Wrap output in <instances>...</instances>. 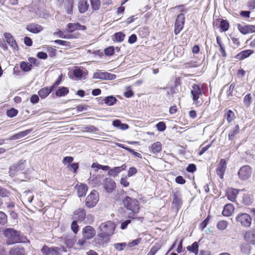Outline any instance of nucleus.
<instances>
[{
	"label": "nucleus",
	"instance_id": "obj_35",
	"mask_svg": "<svg viewBox=\"0 0 255 255\" xmlns=\"http://www.w3.org/2000/svg\"><path fill=\"white\" fill-rule=\"evenodd\" d=\"M199 246L197 242H194L191 246H189L187 247V249L188 251L194 253L196 255H197L198 253Z\"/></svg>",
	"mask_w": 255,
	"mask_h": 255
},
{
	"label": "nucleus",
	"instance_id": "obj_28",
	"mask_svg": "<svg viewBox=\"0 0 255 255\" xmlns=\"http://www.w3.org/2000/svg\"><path fill=\"white\" fill-rule=\"evenodd\" d=\"M31 131H32V129H27L24 131L19 132V133H17L16 134L11 135L9 137V139L11 140H16V139H19L21 137L25 136L28 134L30 133Z\"/></svg>",
	"mask_w": 255,
	"mask_h": 255
},
{
	"label": "nucleus",
	"instance_id": "obj_62",
	"mask_svg": "<svg viewBox=\"0 0 255 255\" xmlns=\"http://www.w3.org/2000/svg\"><path fill=\"white\" fill-rule=\"evenodd\" d=\"M175 181L177 183L184 184L185 183V180L181 176H178L176 177Z\"/></svg>",
	"mask_w": 255,
	"mask_h": 255
},
{
	"label": "nucleus",
	"instance_id": "obj_24",
	"mask_svg": "<svg viewBox=\"0 0 255 255\" xmlns=\"http://www.w3.org/2000/svg\"><path fill=\"white\" fill-rule=\"evenodd\" d=\"M53 87H44L40 89L38 92V95L41 99H45L53 91Z\"/></svg>",
	"mask_w": 255,
	"mask_h": 255
},
{
	"label": "nucleus",
	"instance_id": "obj_42",
	"mask_svg": "<svg viewBox=\"0 0 255 255\" xmlns=\"http://www.w3.org/2000/svg\"><path fill=\"white\" fill-rule=\"evenodd\" d=\"M7 222V218L6 215L3 212L0 211V224L4 225Z\"/></svg>",
	"mask_w": 255,
	"mask_h": 255
},
{
	"label": "nucleus",
	"instance_id": "obj_3",
	"mask_svg": "<svg viewBox=\"0 0 255 255\" xmlns=\"http://www.w3.org/2000/svg\"><path fill=\"white\" fill-rule=\"evenodd\" d=\"M124 206L128 210L131 211L128 214L129 218H134V215L139 212V205L136 199L126 196L123 201Z\"/></svg>",
	"mask_w": 255,
	"mask_h": 255
},
{
	"label": "nucleus",
	"instance_id": "obj_21",
	"mask_svg": "<svg viewBox=\"0 0 255 255\" xmlns=\"http://www.w3.org/2000/svg\"><path fill=\"white\" fill-rule=\"evenodd\" d=\"M26 29L32 33H37L43 30V27L40 25L31 23L27 25Z\"/></svg>",
	"mask_w": 255,
	"mask_h": 255
},
{
	"label": "nucleus",
	"instance_id": "obj_29",
	"mask_svg": "<svg viewBox=\"0 0 255 255\" xmlns=\"http://www.w3.org/2000/svg\"><path fill=\"white\" fill-rule=\"evenodd\" d=\"M253 53V51L252 50H246L243 51H241L239 54H238L235 58L236 59L241 60H243L250 55H251Z\"/></svg>",
	"mask_w": 255,
	"mask_h": 255
},
{
	"label": "nucleus",
	"instance_id": "obj_55",
	"mask_svg": "<svg viewBox=\"0 0 255 255\" xmlns=\"http://www.w3.org/2000/svg\"><path fill=\"white\" fill-rule=\"evenodd\" d=\"M39 98L38 95L34 94L33 95L30 99V102L33 104L37 103L39 101Z\"/></svg>",
	"mask_w": 255,
	"mask_h": 255
},
{
	"label": "nucleus",
	"instance_id": "obj_32",
	"mask_svg": "<svg viewBox=\"0 0 255 255\" xmlns=\"http://www.w3.org/2000/svg\"><path fill=\"white\" fill-rule=\"evenodd\" d=\"M81 26H82V25H80L78 23H70L67 25L66 30H67V31H68L69 32H72L74 31H75V30H78V29H81Z\"/></svg>",
	"mask_w": 255,
	"mask_h": 255
},
{
	"label": "nucleus",
	"instance_id": "obj_52",
	"mask_svg": "<svg viewBox=\"0 0 255 255\" xmlns=\"http://www.w3.org/2000/svg\"><path fill=\"white\" fill-rule=\"evenodd\" d=\"M114 53V48L113 46H110L105 49V53L107 56H111Z\"/></svg>",
	"mask_w": 255,
	"mask_h": 255
},
{
	"label": "nucleus",
	"instance_id": "obj_37",
	"mask_svg": "<svg viewBox=\"0 0 255 255\" xmlns=\"http://www.w3.org/2000/svg\"><path fill=\"white\" fill-rule=\"evenodd\" d=\"M117 101V99L113 96L105 97V104L107 106L113 105Z\"/></svg>",
	"mask_w": 255,
	"mask_h": 255
},
{
	"label": "nucleus",
	"instance_id": "obj_50",
	"mask_svg": "<svg viewBox=\"0 0 255 255\" xmlns=\"http://www.w3.org/2000/svg\"><path fill=\"white\" fill-rule=\"evenodd\" d=\"M234 117V113L231 110H229L226 115V119L228 122H231L233 120Z\"/></svg>",
	"mask_w": 255,
	"mask_h": 255
},
{
	"label": "nucleus",
	"instance_id": "obj_27",
	"mask_svg": "<svg viewBox=\"0 0 255 255\" xmlns=\"http://www.w3.org/2000/svg\"><path fill=\"white\" fill-rule=\"evenodd\" d=\"M234 211V207L231 204L226 205L222 212V214L224 216L229 217L232 215Z\"/></svg>",
	"mask_w": 255,
	"mask_h": 255
},
{
	"label": "nucleus",
	"instance_id": "obj_26",
	"mask_svg": "<svg viewBox=\"0 0 255 255\" xmlns=\"http://www.w3.org/2000/svg\"><path fill=\"white\" fill-rule=\"evenodd\" d=\"M89 7V4L86 0H79L78 3L79 11L81 13L85 12Z\"/></svg>",
	"mask_w": 255,
	"mask_h": 255
},
{
	"label": "nucleus",
	"instance_id": "obj_57",
	"mask_svg": "<svg viewBox=\"0 0 255 255\" xmlns=\"http://www.w3.org/2000/svg\"><path fill=\"white\" fill-rule=\"evenodd\" d=\"M9 192L7 190L0 187V196L5 197L8 196Z\"/></svg>",
	"mask_w": 255,
	"mask_h": 255
},
{
	"label": "nucleus",
	"instance_id": "obj_41",
	"mask_svg": "<svg viewBox=\"0 0 255 255\" xmlns=\"http://www.w3.org/2000/svg\"><path fill=\"white\" fill-rule=\"evenodd\" d=\"M220 26L222 31H226L229 29V23L227 20L223 19L220 22Z\"/></svg>",
	"mask_w": 255,
	"mask_h": 255
},
{
	"label": "nucleus",
	"instance_id": "obj_38",
	"mask_svg": "<svg viewBox=\"0 0 255 255\" xmlns=\"http://www.w3.org/2000/svg\"><path fill=\"white\" fill-rule=\"evenodd\" d=\"M228 225V223L225 220H221L218 222L217 224V228L220 231L225 230Z\"/></svg>",
	"mask_w": 255,
	"mask_h": 255
},
{
	"label": "nucleus",
	"instance_id": "obj_12",
	"mask_svg": "<svg viewBox=\"0 0 255 255\" xmlns=\"http://www.w3.org/2000/svg\"><path fill=\"white\" fill-rule=\"evenodd\" d=\"M3 36L6 42L12 47L13 49L16 50L18 49V45L16 41L10 33L5 32L3 34Z\"/></svg>",
	"mask_w": 255,
	"mask_h": 255
},
{
	"label": "nucleus",
	"instance_id": "obj_47",
	"mask_svg": "<svg viewBox=\"0 0 255 255\" xmlns=\"http://www.w3.org/2000/svg\"><path fill=\"white\" fill-rule=\"evenodd\" d=\"M71 228L74 234L78 233L79 231V226L77 224V221L74 220L71 224Z\"/></svg>",
	"mask_w": 255,
	"mask_h": 255
},
{
	"label": "nucleus",
	"instance_id": "obj_6",
	"mask_svg": "<svg viewBox=\"0 0 255 255\" xmlns=\"http://www.w3.org/2000/svg\"><path fill=\"white\" fill-rule=\"evenodd\" d=\"M184 21L185 16L184 14L180 13L177 15L174 26V33L175 35L178 34L182 29Z\"/></svg>",
	"mask_w": 255,
	"mask_h": 255
},
{
	"label": "nucleus",
	"instance_id": "obj_39",
	"mask_svg": "<svg viewBox=\"0 0 255 255\" xmlns=\"http://www.w3.org/2000/svg\"><path fill=\"white\" fill-rule=\"evenodd\" d=\"M240 128L238 125L236 127L229 133L228 136L230 140H232L235 136L239 133Z\"/></svg>",
	"mask_w": 255,
	"mask_h": 255
},
{
	"label": "nucleus",
	"instance_id": "obj_9",
	"mask_svg": "<svg viewBox=\"0 0 255 255\" xmlns=\"http://www.w3.org/2000/svg\"><path fill=\"white\" fill-rule=\"evenodd\" d=\"M27 252L20 246H15L12 247L9 251V255H26Z\"/></svg>",
	"mask_w": 255,
	"mask_h": 255
},
{
	"label": "nucleus",
	"instance_id": "obj_34",
	"mask_svg": "<svg viewBox=\"0 0 255 255\" xmlns=\"http://www.w3.org/2000/svg\"><path fill=\"white\" fill-rule=\"evenodd\" d=\"M69 93V90L67 88L65 87H60L56 91L55 95L57 97L65 96Z\"/></svg>",
	"mask_w": 255,
	"mask_h": 255
},
{
	"label": "nucleus",
	"instance_id": "obj_4",
	"mask_svg": "<svg viewBox=\"0 0 255 255\" xmlns=\"http://www.w3.org/2000/svg\"><path fill=\"white\" fill-rule=\"evenodd\" d=\"M66 252V250L63 246L49 248L45 245L41 249L43 255H62V253Z\"/></svg>",
	"mask_w": 255,
	"mask_h": 255
},
{
	"label": "nucleus",
	"instance_id": "obj_13",
	"mask_svg": "<svg viewBox=\"0 0 255 255\" xmlns=\"http://www.w3.org/2000/svg\"><path fill=\"white\" fill-rule=\"evenodd\" d=\"M227 163L224 159H221L216 169V172L221 179H223L226 169Z\"/></svg>",
	"mask_w": 255,
	"mask_h": 255
},
{
	"label": "nucleus",
	"instance_id": "obj_56",
	"mask_svg": "<svg viewBox=\"0 0 255 255\" xmlns=\"http://www.w3.org/2000/svg\"><path fill=\"white\" fill-rule=\"evenodd\" d=\"M88 109V106L83 105H79L77 106L75 109L78 112H81L87 110Z\"/></svg>",
	"mask_w": 255,
	"mask_h": 255
},
{
	"label": "nucleus",
	"instance_id": "obj_16",
	"mask_svg": "<svg viewBox=\"0 0 255 255\" xmlns=\"http://www.w3.org/2000/svg\"><path fill=\"white\" fill-rule=\"evenodd\" d=\"M85 210L80 208L74 212L73 219L77 221L82 222L85 219Z\"/></svg>",
	"mask_w": 255,
	"mask_h": 255
},
{
	"label": "nucleus",
	"instance_id": "obj_23",
	"mask_svg": "<svg viewBox=\"0 0 255 255\" xmlns=\"http://www.w3.org/2000/svg\"><path fill=\"white\" fill-rule=\"evenodd\" d=\"M173 204L177 208L181 206L182 204L181 194L177 191L173 193Z\"/></svg>",
	"mask_w": 255,
	"mask_h": 255
},
{
	"label": "nucleus",
	"instance_id": "obj_53",
	"mask_svg": "<svg viewBox=\"0 0 255 255\" xmlns=\"http://www.w3.org/2000/svg\"><path fill=\"white\" fill-rule=\"evenodd\" d=\"M73 158L71 156H66L63 159L62 162L65 165L70 164V163L73 161Z\"/></svg>",
	"mask_w": 255,
	"mask_h": 255
},
{
	"label": "nucleus",
	"instance_id": "obj_46",
	"mask_svg": "<svg viewBox=\"0 0 255 255\" xmlns=\"http://www.w3.org/2000/svg\"><path fill=\"white\" fill-rule=\"evenodd\" d=\"M125 36V34L121 32L116 33L115 34V40L118 42L123 41Z\"/></svg>",
	"mask_w": 255,
	"mask_h": 255
},
{
	"label": "nucleus",
	"instance_id": "obj_31",
	"mask_svg": "<svg viewBox=\"0 0 255 255\" xmlns=\"http://www.w3.org/2000/svg\"><path fill=\"white\" fill-rule=\"evenodd\" d=\"M73 0H66L64 2L65 8L68 14H71L73 13Z\"/></svg>",
	"mask_w": 255,
	"mask_h": 255
},
{
	"label": "nucleus",
	"instance_id": "obj_59",
	"mask_svg": "<svg viewBox=\"0 0 255 255\" xmlns=\"http://www.w3.org/2000/svg\"><path fill=\"white\" fill-rule=\"evenodd\" d=\"M159 249V248L158 247L153 246L152 247L147 255H154Z\"/></svg>",
	"mask_w": 255,
	"mask_h": 255
},
{
	"label": "nucleus",
	"instance_id": "obj_30",
	"mask_svg": "<svg viewBox=\"0 0 255 255\" xmlns=\"http://www.w3.org/2000/svg\"><path fill=\"white\" fill-rule=\"evenodd\" d=\"M149 149L152 153H158L161 150V144L160 142H155L149 147Z\"/></svg>",
	"mask_w": 255,
	"mask_h": 255
},
{
	"label": "nucleus",
	"instance_id": "obj_63",
	"mask_svg": "<svg viewBox=\"0 0 255 255\" xmlns=\"http://www.w3.org/2000/svg\"><path fill=\"white\" fill-rule=\"evenodd\" d=\"M248 6L251 10L255 9V0H250L248 2Z\"/></svg>",
	"mask_w": 255,
	"mask_h": 255
},
{
	"label": "nucleus",
	"instance_id": "obj_2",
	"mask_svg": "<svg viewBox=\"0 0 255 255\" xmlns=\"http://www.w3.org/2000/svg\"><path fill=\"white\" fill-rule=\"evenodd\" d=\"M3 235L6 238L7 245H12L17 243H28L29 241L26 237L21 235L19 231L13 229L7 228L4 230Z\"/></svg>",
	"mask_w": 255,
	"mask_h": 255
},
{
	"label": "nucleus",
	"instance_id": "obj_20",
	"mask_svg": "<svg viewBox=\"0 0 255 255\" xmlns=\"http://www.w3.org/2000/svg\"><path fill=\"white\" fill-rule=\"evenodd\" d=\"M238 193L239 191L238 190L234 188H229L227 191L226 196L230 201L235 202Z\"/></svg>",
	"mask_w": 255,
	"mask_h": 255
},
{
	"label": "nucleus",
	"instance_id": "obj_54",
	"mask_svg": "<svg viewBox=\"0 0 255 255\" xmlns=\"http://www.w3.org/2000/svg\"><path fill=\"white\" fill-rule=\"evenodd\" d=\"M24 162L23 161H20L18 163L14 164V165H16V169H17V171H22L25 167V164Z\"/></svg>",
	"mask_w": 255,
	"mask_h": 255
},
{
	"label": "nucleus",
	"instance_id": "obj_19",
	"mask_svg": "<svg viewBox=\"0 0 255 255\" xmlns=\"http://www.w3.org/2000/svg\"><path fill=\"white\" fill-rule=\"evenodd\" d=\"M191 94L192 95L194 101H197L199 98L200 96L202 95V91L200 86L194 84L192 86Z\"/></svg>",
	"mask_w": 255,
	"mask_h": 255
},
{
	"label": "nucleus",
	"instance_id": "obj_25",
	"mask_svg": "<svg viewBox=\"0 0 255 255\" xmlns=\"http://www.w3.org/2000/svg\"><path fill=\"white\" fill-rule=\"evenodd\" d=\"M75 188L77 190L78 196L79 197H83L86 195V192L88 190V187L86 185L84 184H81L79 185H76Z\"/></svg>",
	"mask_w": 255,
	"mask_h": 255
},
{
	"label": "nucleus",
	"instance_id": "obj_58",
	"mask_svg": "<svg viewBox=\"0 0 255 255\" xmlns=\"http://www.w3.org/2000/svg\"><path fill=\"white\" fill-rule=\"evenodd\" d=\"M196 170V166L194 164H190L186 168V170L189 172H194Z\"/></svg>",
	"mask_w": 255,
	"mask_h": 255
},
{
	"label": "nucleus",
	"instance_id": "obj_1",
	"mask_svg": "<svg viewBox=\"0 0 255 255\" xmlns=\"http://www.w3.org/2000/svg\"><path fill=\"white\" fill-rule=\"evenodd\" d=\"M115 224L111 221L102 224L99 227L100 233L97 238V244L100 247H105L109 241V237L113 234Z\"/></svg>",
	"mask_w": 255,
	"mask_h": 255
},
{
	"label": "nucleus",
	"instance_id": "obj_22",
	"mask_svg": "<svg viewBox=\"0 0 255 255\" xmlns=\"http://www.w3.org/2000/svg\"><path fill=\"white\" fill-rule=\"evenodd\" d=\"M126 166L123 164L121 166L116 167L109 170L108 174L114 177L117 176L122 170H125Z\"/></svg>",
	"mask_w": 255,
	"mask_h": 255
},
{
	"label": "nucleus",
	"instance_id": "obj_5",
	"mask_svg": "<svg viewBox=\"0 0 255 255\" xmlns=\"http://www.w3.org/2000/svg\"><path fill=\"white\" fill-rule=\"evenodd\" d=\"M236 220L238 222L240 223L242 226L245 227H249L252 223L251 217L247 213L238 214L236 218Z\"/></svg>",
	"mask_w": 255,
	"mask_h": 255
},
{
	"label": "nucleus",
	"instance_id": "obj_10",
	"mask_svg": "<svg viewBox=\"0 0 255 255\" xmlns=\"http://www.w3.org/2000/svg\"><path fill=\"white\" fill-rule=\"evenodd\" d=\"M82 234L84 239L89 240L95 235L94 229L90 226H87L83 228Z\"/></svg>",
	"mask_w": 255,
	"mask_h": 255
},
{
	"label": "nucleus",
	"instance_id": "obj_36",
	"mask_svg": "<svg viewBox=\"0 0 255 255\" xmlns=\"http://www.w3.org/2000/svg\"><path fill=\"white\" fill-rule=\"evenodd\" d=\"M32 64L30 63L22 61L20 63V68L24 72L29 71L31 69Z\"/></svg>",
	"mask_w": 255,
	"mask_h": 255
},
{
	"label": "nucleus",
	"instance_id": "obj_61",
	"mask_svg": "<svg viewBox=\"0 0 255 255\" xmlns=\"http://www.w3.org/2000/svg\"><path fill=\"white\" fill-rule=\"evenodd\" d=\"M140 242V239H137L133 240V241L130 242L128 244V246L129 248L133 247L136 245H137Z\"/></svg>",
	"mask_w": 255,
	"mask_h": 255
},
{
	"label": "nucleus",
	"instance_id": "obj_14",
	"mask_svg": "<svg viewBox=\"0 0 255 255\" xmlns=\"http://www.w3.org/2000/svg\"><path fill=\"white\" fill-rule=\"evenodd\" d=\"M238 28L239 30L244 34L255 32V25H247L243 26L239 24H238Z\"/></svg>",
	"mask_w": 255,
	"mask_h": 255
},
{
	"label": "nucleus",
	"instance_id": "obj_15",
	"mask_svg": "<svg viewBox=\"0 0 255 255\" xmlns=\"http://www.w3.org/2000/svg\"><path fill=\"white\" fill-rule=\"evenodd\" d=\"M95 190H93L86 199V205L88 208H93L96 205V197Z\"/></svg>",
	"mask_w": 255,
	"mask_h": 255
},
{
	"label": "nucleus",
	"instance_id": "obj_17",
	"mask_svg": "<svg viewBox=\"0 0 255 255\" xmlns=\"http://www.w3.org/2000/svg\"><path fill=\"white\" fill-rule=\"evenodd\" d=\"M116 78L115 74L97 71V79L101 80H114Z\"/></svg>",
	"mask_w": 255,
	"mask_h": 255
},
{
	"label": "nucleus",
	"instance_id": "obj_11",
	"mask_svg": "<svg viewBox=\"0 0 255 255\" xmlns=\"http://www.w3.org/2000/svg\"><path fill=\"white\" fill-rule=\"evenodd\" d=\"M104 188L108 193H111L116 188V184L115 181L110 178H106L104 181Z\"/></svg>",
	"mask_w": 255,
	"mask_h": 255
},
{
	"label": "nucleus",
	"instance_id": "obj_43",
	"mask_svg": "<svg viewBox=\"0 0 255 255\" xmlns=\"http://www.w3.org/2000/svg\"><path fill=\"white\" fill-rule=\"evenodd\" d=\"M252 102V97L251 94H248L245 96L244 99V103L247 107H249Z\"/></svg>",
	"mask_w": 255,
	"mask_h": 255
},
{
	"label": "nucleus",
	"instance_id": "obj_64",
	"mask_svg": "<svg viewBox=\"0 0 255 255\" xmlns=\"http://www.w3.org/2000/svg\"><path fill=\"white\" fill-rule=\"evenodd\" d=\"M16 165L14 164L11 165L9 168V173L11 175H14L16 172H18L17 169H16Z\"/></svg>",
	"mask_w": 255,
	"mask_h": 255
},
{
	"label": "nucleus",
	"instance_id": "obj_18",
	"mask_svg": "<svg viewBox=\"0 0 255 255\" xmlns=\"http://www.w3.org/2000/svg\"><path fill=\"white\" fill-rule=\"evenodd\" d=\"M73 74L76 79L81 80L86 74V70L82 67H75L73 70Z\"/></svg>",
	"mask_w": 255,
	"mask_h": 255
},
{
	"label": "nucleus",
	"instance_id": "obj_51",
	"mask_svg": "<svg viewBox=\"0 0 255 255\" xmlns=\"http://www.w3.org/2000/svg\"><path fill=\"white\" fill-rule=\"evenodd\" d=\"M203 144L201 145L200 146V150L199 152V154L200 155L203 154L206 151H207L210 147L211 146V143H210L205 146H203Z\"/></svg>",
	"mask_w": 255,
	"mask_h": 255
},
{
	"label": "nucleus",
	"instance_id": "obj_48",
	"mask_svg": "<svg viewBox=\"0 0 255 255\" xmlns=\"http://www.w3.org/2000/svg\"><path fill=\"white\" fill-rule=\"evenodd\" d=\"M127 244L126 243H117L114 245L115 248L118 251H122L126 247Z\"/></svg>",
	"mask_w": 255,
	"mask_h": 255
},
{
	"label": "nucleus",
	"instance_id": "obj_49",
	"mask_svg": "<svg viewBox=\"0 0 255 255\" xmlns=\"http://www.w3.org/2000/svg\"><path fill=\"white\" fill-rule=\"evenodd\" d=\"M156 127L157 128V129L159 131H164L166 128V126L165 124L163 122H159L156 125Z\"/></svg>",
	"mask_w": 255,
	"mask_h": 255
},
{
	"label": "nucleus",
	"instance_id": "obj_7",
	"mask_svg": "<svg viewBox=\"0 0 255 255\" xmlns=\"http://www.w3.org/2000/svg\"><path fill=\"white\" fill-rule=\"evenodd\" d=\"M252 169L249 165L242 167L238 172V175L241 180H246L251 175Z\"/></svg>",
	"mask_w": 255,
	"mask_h": 255
},
{
	"label": "nucleus",
	"instance_id": "obj_33",
	"mask_svg": "<svg viewBox=\"0 0 255 255\" xmlns=\"http://www.w3.org/2000/svg\"><path fill=\"white\" fill-rule=\"evenodd\" d=\"M76 241L75 238L72 236H67L65 238V244L69 248H71L74 245Z\"/></svg>",
	"mask_w": 255,
	"mask_h": 255
},
{
	"label": "nucleus",
	"instance_id": "obj_40",
	"mask_svg": "<svg viewBox=\"0 0 255 255\" xmlns=\"http://www.w3.org/2000/svg\"><path fill=\"white\" fill-rule=\"evenodd\" d=\"M54 35H58V36L61 38H65V39H70V38H73L74 36L71 34L69 35H65L64 34V33L61 31L59 30L57 32H55L54 33Z\"/></svg>",
	"mask_w": 255,
	"mask_h": 255
},
{
	"label": "nucleus",
	"instance_id": "obj_60",
	"mask_svg": "<svg viewBox=\"0 0 255 255\" xmlns=\"http://www.w3.org/2000/svg\"><path fill=\"white\" fill-rule=\"evenodd\" d=\"M137 172V169L133 167H130L128 171V175L129 177L132 176L133 175L135 174Z\"/></svg>",
	"mask_w": 255,
	"mask_h": 255
},
{
	"label": "nucleus",
	"instance_id": "obj_8",
	"mask_svg": "<svg viewBox=\"0 0 255 255\" xmlns=\"http://www.w3.org/2000/svg\"><path fill=\"white\" fill-rule=\"evenodd\" d=\"M244 239L248 244H255V229L249 230L244 234Z\"/></svg>",
	"mask_w": 255,
	"mask_h": 255
},
{
	"label": "nucleus",
	"instance_id": "obj_45",
	"mask_svg": "<svg viewBox=\"0 0 255 255\" xmlns=\"http://www.w3.org/2000/svg\"><path fill=\"white\" fill-rule=\"evenodd\" d=\"M67 167L70 171H73L74 173H75L79 168V164L78 163H74L70 164H68Z\"/></svg>",
	"mask_w": 255,
	"mask_h": 255
},
{
	"label": "nucleus",
	"instance_id": "obj_44",
	"mask_svg": "<svg viewBox=\"0 0 255 255\" xmlns=\"http://www.w3.org/2000/svg\"><path fill=\"white\" fill-rule=\"evenodd\" d=\"M18 113V111L14 108H11L8 110L6 112V115L8 117L13 118L15 117Z\"/></svg>",
	"mask_w": 255,
	"mask_h": 255
}]
</instances>
